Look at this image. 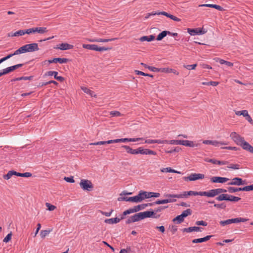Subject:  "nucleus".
I'll return each instance as SVG.
<instances>
[{"instance_id": "58", "label": "nucleus", "mask_w": 253, "mask_h": 253, "mask_svg": "<svg viewBox=\"0 0 253 253\" xmlns=\"http://www.w3.org/2000/svg\"><path fill=\"white\" fill-rule=\"evenodd\" d=\"M221 149H227V150H234V151H237L239 149V148H237L236 147H231V146L222 147H221Z\"/></svg>"}, {"instance_id": "23", "label": "nucleus", "mask_w": 253, "mask_h": 253, "mask_svg": "<svg viewBox=\"0 0 253 253\" xmlns=\"http://www.w3.org/2000/svg\"><path fill=\"white\" fill-rule=\"evenodd\" d=\"M81 88L83 91L87 94L89 95L91 97H96V95L94 94L93 91L90 90L89 88L85 86H82Z\"/></svg>"}, {"instance_id": "52", "label": "nucleus", "mask_w": 253, "mask_h": 253, "mask_svg": "<svg viewBox=\"0 0 253 253\" xmlns=\"http://www.w3.org/2000/svg\"><path fill=\"white\" fill-rule=\"evenodd\" d=\"M233 239H225L222 242H217L216 244L219 246H223L224 243H228L231 242Z\"/></svg>"}, {"instance_id": "37", "label": "nucleus", "mask_w": 253, "mask_h": 253, "mask_svg": "<svg viewBox=\"0 0 253 253\" xmlns=\"http://www.w3.org/2000/svg\"><path fill=\"white\" fill-rule=\"evenodd\" d=\"M15 175V171L14 170H10L6 174L3 175V178L5 179H9L11 178V177L13 175Z\"/></svg>"}, {"instance_id": "47", "label": "nucleus", "mask_w": 253, "mask_h": 253, "mask_svg": "<svg viewBox=\"0 0 253 253\" xmlns=\"http://www.w3.org/2000/svg\"><path fill=\"white\" fill-rule=\"evenodd\" d=\"M214 207L217 209H225L226 207V206L224 203L214 204Z\"/></svg>"}, {"instance_id": "33", "label": "nucleus", "mask_w": 253, "mask_h": 253, "mask_svg": "<svg viewBox=\"0 0 253 253\" xmlns=\"http://www.w3.org/2000/svg\"><path fill=\"white\" fill-rule=\"evenodd\" d=\"M242 191V187H228V191L229 193H233L236 192Z\"/></svg>"}, {"instance_id": "22", "label": "nucleus", "mask_w": 253, "mask_h": 253, "mask_svg": "<svg viewBox=\"0 0 253 253\" xmlns=\"http://www.w3.org/2000/svg\"><path fill=\"white\" fill-rule=\"evenodd\" d=\"M160 70H161V72L163 73H172L176 75H178V72L175 70V69L169 68H160Z\"/></svg>"}, {"instance_id": "29", "label": "nucleus", "mask_w": 253, "mask_h": 253, "mask_svg": "<svg viewBox=\"0 0 253 253\" xmlns=\"http://www.w3.org/2000/svg\"><path fill=\"white\" fill-rule=\"evenodd\" d=\"M35 32H38L40 34H44L48 31L47 28L46 27H35Z\"/></svg>"}, {"instance_id": "26", "label": "nucleus", "mask_w": 253, "mask_h": 253, "mask_svg": "<svg viewBox=\"0 0 253 253\" xmlns=\"http://www.w3.org/2000/svg\"><path fill=\"white\" fill-rule=\"evenodd\" d=\"M241 200V198L238 197H236L231 195L227 194L226 201L236 202Z\"/></svg>"}, {"instance_id": "35", "label": "nucleus", "mask_w": 253, "mask_h": 253, "mask_svg": "<svg viewBox=\"0 0 253 253\" xmlns=\"http://www.w3.org/2000/svg\"><path fill=\"white\" fill-rule=\"evenodd\" d=\"M15 175L20 177H29L32 176V173L30 172L19 173L15 171Z\"/></svg>"}, {"instance_id": "18", "label": "nucleus", "mask_w": 253, "mask_h": 253, "mask_svg": "<svg viewBox=\"0 0 253 253\" xmlns=\"http://www.w3.org/2000/svg\"><path fill=\"white\" fill-rule=\"evenodd\" d=\"M143 138L139 137L135 138H120L118 139V142H136L140 140H143Z\"/></svg>"}, {"instance_id": "46", "label": "nucleus", "mask_w": 253, "mask_h": 253, "mask_svg": "<svg viewBox=\"0 0 253 253\" xmlns=\"http://www.w3.org/2000/svg\"><path fill=\"white\" fill-rule=\"evenodd\" d=\"M176 201V200L175 199H164V200H161V204H165L169 203H172V202H175Z\"/></svg>"}, {"instance_id": "44", "label": "nucleus", "mask_w": 253, "mask_h": 253, "mask_svg": "<svg viewBox=\"0 0 253 253\" xmlns=\"http://www.w3.org/2000/svg\"><path fill=\"white\" fill-rule=\"evenodd\" d=\"M25 53L23 46L20 47L17 50H15L13 53L14 55H18L21 53Z\"/></svg>"}, {"instance_id": "19", "label": "nucleus", "mask_w": 253, "mask_h": 253, "mask_svg": "<svg viewBox=\"0 0 253 253\" xmlns=\"http://www.w3.org/2000/svg\"><path fill=\"white\" fill-rule=\"evenodd\" d=\"M201 229L202 228L197 226L190 227L188 228H185L182 229L183 232L189 233L193 231H201Z\"/></svg>"}, {"instance_id": "3", "label": "nucleus", "mask_w": 253, "mask_h": 253, "mask_svg": "<svg viewBox=\"0 0 253 253\" xmlns=\"http://www.w3.org/2000/svg\"><path fill=\"white\" fill-rule=\"evenodd\" d=\"M83 47L85 49L98 51H106L111 49V47H99L96 44H83Z\"/></svg>"}, {"instance_id": "14", "label": "nucleus", "mask_w": 253, "mask_h": 253, "mask_svg": "<svg viewBox=\"0 0 253 253\" xmlns=\"http://www.w3.org/2000/svg\"><path fill=\"white\" fill-rule=\"evenodd\" d=\"M139 153L143 155H156L157 153L149 149H144L143 147H139Z\"/></svg>"}, {"instance_id": "20", "label": "nucleus", "mask_w": 253, "mask_h": 253, "mask_svg": "<svg viewBox=\"0 0 253 253\" xmlns=\"http://www.w3.org/2000/svg\"><path fill=\"white\" fill-rule=\"evenodd\" d=\"M242 184V178L239 177H235L232 179V181L228 183V184L229 185H241Z\"/></svg>"}, {"instance_id": "45", "label": "nucleus", "mask_w": 253, "mask_h": 253, "mask_svg": "<svg viewBox=\"0 0 253 253\" xmlns=\"http://www.w3.org/2000/svg\"><path fill=\"white\" fill-rule=\"evenodd\" d=\"M169 144L172 145H180L181 144V140H168V143Z\"/></svg>"}, {"instance_id": "56", "label": "nucleus", "mask_w": 253, "mask_h": 253, "mask_svg": "<svg viewBox=\"0 0 253 253\" xmlns=\"http://www.w3.org/2000/svg\"><path fill=\"white\" fill-rule=\"evenodd\" d=\"M215 190H216V193L217 195H218L219 194L225 193L227 192V190L223 188H217L215 189Z\"/></svg>"}, {"instance_id": "9", "label": "nucleus", "mask_w": 253, "mask_h": 253, "mask_svg": "<svg viewBox=\"0 0 253 253\" xmlns=\"http://www.w3.org/2000/svg\"><path fill=\"white\" fill-rule=\"evenodd\" d=\"M203 143L207 145H212L215 147H218L221 145H227L225 142L218 141L217 140H205L203 141Z\"/></svg>"}, {"instance_id": "59", "label": "nucleus", "mask_w": 253, "mask_h": 253, "mask_svg": "<svg viewBox=\"0 0 253 253\" xmlns=\"http://www.w3.org/2000/svg\"><path fill=\"white\" fill-rule=\"evenodd\" d=\"M204 161L208 163H211L213 164H216V160L214 159H210L209 158H206L204 159Z\"/></svg>"}, {"instance_id": "57", "label": "nucleus", "mask_w": 253, "mask_h": 253, "mask_svg": "<svg viewBox=\"0 0 253 253\" xmlns=\"http://www.w3.org/2000/svg\"><path fill=\"white\" fill-rule=\"evenodd\" d=\"M228 168L233 169H238L240 168V165L238 164H231Z\"/></svg>"}, {"instance_id": "25", "label": "nucleus", "mask_w": 253, "mask_h": 253, "mask_svg": "<svg viewBox=\"0 0 253 253\" xmlns=\"http://www.w3.org/2000/svg\"><path fill=\"white\" fill-rule=\"evenodd\" d=\"M231 224L232 223H239V222H244L248 220V219L247 218H244L242 217H238L235 218H231L230 219Z\"/></svg>"}, {"instance_id": "15", "label": "nucleus", "mask_w": 253, "mask_h": 253, "mask_svg": "<svg viewBox=\"0 0 253 253\" xmlns=\"http://www.w3.org/2000/svg\"><path fill=\"white\" fill-rule=\"evenodd\" d=\"M216 190L211 189L208 191H202V196H207L208 197H214L216 196Z\"/></svg>"}, {"instance_id": "11", "label": "nucleus", "mask_w": 253, "mask_h": 253, "mask_svg": "<svg viewBox=\"0 0 253 253\" xmlns=\"http://www.w3.org/2000/svg\"><path fill=\"white\" fill-rule=\"evenodd\" d=\"M211 181L212 183H223L229 180L226 177H222L219 176H213L211 178Z\"/></svg>"}, {"instance_id": "5", "label": "nucleus", "mask_w": 253, "mask_h": 253, "mask_svg": "<svg viewBox=\"0 0 253 253\" xmlns=\"http://www.w3.org/2000/svg\"><path fill=\"white\" fill-rule=\"evenodd\" d=\"M23 46L25 53L34 52L39 50L38 44L36 43L27 44Z\"/></svg>"}, {"instance_id": "10", "label": "nucleus", "mask_w": 253, "mask_h": 253, "mask_svg": "<svg viewBox=\"0 0 253 253\" xmlns=\"http://www.w3.org/2000/svg\"><path fill=\"white\" fill-rule=\"evenodd\" d=\"M70 60L68 58H55L51 60H45L44 62H48V63H59L60 64L66 63L68 62Z\"/></svg>"}, {"instance_id": "17", "label": "nucleus", "mask_w": 253, "mask_h": 253, "mask_svg": "<svg viewBox=\"0 0 253 253\" xmlns=\"http://www.w3.org/2000/svg\"><path fill=\"white\" fill-rule=\"evenodd\" d=\"M74 46L72 44H70L68 43H62L59 44V46L57 47H54L55 48H59L60 50H64L67 49H72Z\"/></svg>"}, {"instance_id": "12", "label": "nucleus", "mask_w": 253, "mask_h": 253, "mask_svg": "<svg viewBox=\"0 0 253 253\" xmlns=\"http://www.w3.org/2000/svg\"><path fill=\"white\" fill-rule=\"evenodd\" d=\"M187 191H184L182 194H166L164 195V196L167 198H187L188 195H187Z\"/></svg>"}, {"instance_id": "39", "label": "nucleus", "mask_w": 253, "mask_h": 253, "mask_svg": "<svg viewBox=\"0 0 253 253\" xmlns=\"http://www.w3.org/2000/svg\"><path fill=\"white\" fill-rule=\"evenodd\" d=\"M192 214V210L190 209H187L186 210L184 211L181 214V215L184 218L188 215H190Z\"/></svg>"}, {"instance_id": "6", "label": "nucleus", "mask_w": 253, "mask_h": 253, "mask_svg": "<svg viewBox=\"0 0 253 253\" xmlns=\"http://www.w3.org/2000/svg\"><path fill=\"white\" fill-rule=\"evenodd\" d=\"M81 187L84 190L91 191L93 188V185L90 181L86 179H82L80 183Z\"/></svg>"}, {"instance_id": "27", "label": "nucleus", "mask_w": 253, "mask_h": 253, "mask_svg": "<svg viewBox=\"0 0 253 253\" xmlns=\"http://www.w3.org/2000/svg\"><path fill=\"white\" fill-rule=\"evenodd\" d=\"M168 34H170L169 33V31H163L161 33H160L157 36L156 40L157 41H161Z\"/></svg>"}, {"instance_id": "7", "label": "nucleus", "mask_w": 253, "mask_h": 253, "mask_svg": "<svg viewBox=\"0 0 253 253\" xmlns=\"http://www.w3.org/2000/svg\"><path fill=\"white\" fill-rule=\"evenodd\" d=\"M140 197H139L138 195L133 197H119L118 198V201H127V202H131L134 203H139L142 202L140 198Z\"/></svg>"}, {"instance_id": "13", "label": "nucleus", "mask_w": 253, "mask_h": 253, "mask_svg": "<svg viewBox=\"0 0 253 253\" xmlns=\"http://www.w3.org/2000/svg\"><path fill=\"white\" fill-rule=\"evenodd\" d=\"M121 148H123L126 150V151L127 153L132 154V155H137L139 154V147L136 149H133L130 148L129 146L127 145H122Z\"/></svg>"}, {"instance_id": "61", "label": "nucleus", "mask_w": 253, "mask_h": 253, "mask_svg": "<svg viewBox=\"0 0 253 253\" xmlns=\"http://www.w3.org/2000/svg\"><path fill=\"white\" fill-rule=\"evenodd\" d=\"M64 179L68 182H70V183H74L75 182V180L74 179V177L73 176H70V177H65L64 178Z\"/></svg>"}, {"instance_id": "54", "label": "nucleus", "mask_w": 253, "mask_h": 253, "mask_svg": "<svg viewBox=\"0 0 253 253\" xmlns=\"http://www.w3.org/2000/svg\"><path fill=\"white\" fill-rule=\"evenodd\" d=\"M12 233H8L6 236L4 238L3 241L5 243L8 242L11 239Z\"/></svg>"}, {"instance_id": "34", "label": "nucleus", "mask_w": 253, "mask_h": 253, "mask_svg": "<svg viewBox=\"0 0 253 253\" xmlns=\"http://www.w3.org/2000/svg\"><path fill=\"white\" fill-rule=\"evenodd\" d=\"M217 61H218L219 62V63L221 64H225L226 66H229V67H231V66H233V63L227 61H225L223 59L218 58V60H217Z\"/></svg>"}, {"instance_id": "64", "label": "nucleus", "mask_w": 253, "mask_h": 253, "mask_svg": "<svg viewBox=\"0 0 253 253\" xmlns=\"http://www.w3.org/2000/svg\"><path fill=\"white\" fill-rule=\"evenodd\" d=\"M161 171L163 172H171L172 171V169L170 167H168L166 168H163L161 169Z\"/></svg>"}, {"instance_id": "2", "label": "nucleus", "mask_w": 253, "mask_h": 253, "mask_svg": "<svg viewBox=\"0 0 253 253\" xmlns=\"http://www.w3.org/2000/svg\"><path fill=\"white\" fill-rule=\"evenodd\" d=\"M154 214V211H146L134 214L129 216L126 221V224L139 221L145 218L152 217Z\"/></svg>"}, {"instance_id": "36", "label": "nucleus", "mask_w": 253, "mask_h": 253, "mask_svg": "<svg viewBox=\"0 0 253 253\" xmlns=\"http://www.w3.org/2000/svg\"><path fill=\"white\" fill-rule=\"evenodd\" d=\"M24 35V30H19L14 33H9L8 34V36H23Z\"/></svg>"}, {"instance_id": "53", "label": "nucleus", "mask_w": 253, "mask_h": 253, "mask_svg": "<svg viewBox=\"0 0 253 253\" xmlns=\"http://www.w3.org/2000/svg\"><path fill=\"white\" fill-rule=\"evenodd\" d=\"M197 66V64H194L192 65H184V67L186 68L187 69L190 70L192 69H194L196 66Z\"/></svg>"}, {"instance_id": "62", "label": "nucleus", "mask_w": 253, "mask_h": 253, "mask_svg": "<svg viewBox=\"0 0 253 253\" xmlns=\"http://www.w3.org/2000/svg\"><path fill=\"white\" fill-rule=\"evenodd\" d=\"M10 73V71L8 69V68H6L5 69H4L2 70V71L0 72V77H1L2 75H6L7 74H8Z\"/></svg>"}, {"instance_id": "41", "label": "nucleus", "mask_w": 253, "mask_h": 253, "mask_svg": "<svg viewBox=\"0 0 253 253\" xmlns=\"http://www.w3.org/2000/svg\"><path fill=\"white\" fill-rule=\"evenodd\" d=\"M50 230H42L40 232V235L42 239L44 238L47 235H48L50 232Z\"/></svg>"}, {"instance_id": "48", "label": "nucleus", "mask_w": 253, "mask_h": 253, "mask_svg": "<svg viewBox=\"0 0 253 253\" xmlns=\"http://www.w3.org/2000/svg\"><path fill=\"white\" fill-rule=\"evenodd\" d=\"M111 117H120L121 116V113L117 111H112L110 112Z\"/></svg>"}, {"instance_id": "49", "label": "nucleus", "mask_w": 253, "mask_h": 253, "mask_svg": "<svg viewBox=\"0 0 253 253\" xmlns=\"http://www.w3.org/2000/svg\"><path fill=\"white\" fill-rule=\"evenodd\" d=\"M51 83H53V84H55L56 85L57 84V83L56 81H55L54 80H50L48 82L42 83L41 84H39V85L38 86H42L43 85H47L48 84H50Z\"/></svg>"}, {"instance_id": "32", "label": "nucleus", "mask_w": 253, "mask_h": 253, "mask_svg": "<svg viewBox=\"0 0 253 253\" xmlns=\"http://www.w3.org/2000/svg\"><path fill=\"white\" fill-rule=\"evenodd\" d=\"M165 15L166 16V17H168L169 13H168V12H165V11H162V12H155V13H154V12H152L151 13H148V15L146 16L145 17L146 18H149V17L150 16V15Z\"/></svg>"}, {"instance_id": "24", "label": "nucleus", "mask_w": 253, "mask_h": 253, "mask_svg": "<svg viewBox=\"0 0 253 253\" xmlns=\"http://www.w3.org/2000/svg\"><path fill=\"white\" fill-rule=\"evenodd\" d=\"M155 39V37L154 35H150L149 36H144L142 37H141L139 39L140 41L141 42H144V41H147V42H151L153 40H154Z\"/></svg>"}, {"instance_id": "16", "label": "nucleus", "mask_w": 253, "mask_h": 253, "mask_svg": "<svg viewBox=\"0 0 253 253\" xmlns=\"http://www.w3.org/2000/svg\"><path fill=\"white\" fill-rule=\"evenodd\" d=\"M212 237V235H207L204 238L193 239L192 240V242L193 243H201L207 242Z\"/></svg>"}, {"instance_id": "63", "label": "nucleus", "mask_w": 253, "mask_h": 253, "mask_svg": "<svg viewBox=\"0 0 253 253\" xmlns=\"http://www.w3.org/2000/svg\"><path fill=\"white\" fill-rule=\"evenodd\" d=\"M196 224L197 225H202L204 226H206L208 225V223L205 221L200 220L196 221Z\"/></svg>"}, {"instance_id": "31", "label": "nucleus", "mask_w": 253, "mask_h": 253, "mask_svg": "<svg viewBox=\"0 0 253 253\" xmlns=\"http://www.w3.org/2000/svg\"><path fill=\"white\" fill-rule=\"evenodd\" d=\"M184 218H183V217L180 214V215H177L175 218H174L172 219V221L177 224H179L184 221Z\"/></svg>"}, {"instance_id": "43", "label": "nucleus", "mask_w": 253, "mask_h": 253, "mask_svg": "<svg viewBox=\"0 0 253 253\" xmlns=\"http://www.w3.org/2000/svg\"><path fill=\"white\" fill-rule=\"evenodd\" d=\"M138 195L139 197H140V200L142 201L143 200L146 199V191L141 190L139 192Z\"/></svg>"}, {"instance_id": "50", "label": "nucleus", "mask_w": 253, "mask_h": 253, "mask_svg": "<svg viewBox=\"0 0 253 253\" xmlns=\"http://www.w3.org/2000/svg\"><path fill=\"white\" fill-rule=\"evenodd\" d=\"M242 191H250L253 190V184L251 185L246 186L244 187H242Z\"/></svg>"}, {"instance_id": "21", "label": "nucleus", "mask_w": 253, "mask_h": 253, "mask_svg": "<svg viewBox=\"0 0 253 253\" xmlns=\"http://www.w3.org/2000/svg\"><path fill=\"white\" fill-rule=\"evenodd\" d=\"M180 145L185 146H188V147H194L198 146V144H195L194 143V142L192 141L184 140H181V144Z\"/></svg>"}, {"instance_id": "38", "label": "nucleus", "mask_w": 253, "mask_h": 253, "mask_svg": "<svg viewBox=\"0 0 253 253\" xmlns=\"http://www.w3.org/2000/svg\"><path fill=\"white\" fill-rule=\"evenodd\" d=\"M227 194H221L218 196L216 197L215 200L219 201H226Z\"/></svg>"}, {"instance_id": "1", "label": "nucleus", "mask_w": 253, "mask_h": 253, "mask_svg": "<svg viewBox=\"0 0 253 253\" xmlns=\"http://www.w3.org/2000/svg\"><path fill=\"white\" fill-rule=\"evenodd\" d=\"M230 136L238 145L241 146L243 149L253 154V147L246 142L244 137L241 136L236 132H231Z\"/></svg>"}, {"instance_id": "30", "label": "nucleus", "mask_w": 253, "mask_h": 253, "mask_svg": "<svg viewBox=\"0 0 253 253\" xmlns=\"http://www.w3.org/2000/svg\"><path fill=\"white\" fill-rule=\"evenodd\" d=\"M168 207V206H161V207H159L158 208L155 209V210L153 211L154 212V214L152 216H153V217L156 218H159L160 216V215L155 216L154 215L155 214V213L157 212H161L162 211H163V210H165V209L167 208Z\"/></svg>"}, {"instance_id": "8", "label": "nucleus", "mask_w": 253, "mask_h": 253, "mask_svg": "<svg viewBox=\"0 0 253 253\" xmlns=\"http://www.w3.org/2000/svg\"><path fill=\"white\" fill-rule=\"evenodd\" d=\"M187 32L190 35L194 36L204 34L207 32V31L203 28H197L195 29L188 28Z\"/></svg>"}, {"instance_id": "42", "label": "nucleus", "mask_w": 253, "mask_h": 253, "mask_svg": "<svg viewBox=\"0 0 253 253\" xmlns=\"http://www.w3.org/2000/svg\"><path fill=\"white\" fill-rule=\"evenodd\" d=\"M202 84L203 85H211L213 86H216L219 84V83L218 82H213V81H211L209 82H203L202 83Z\"/></svg>"}, {"instance_id": "60", "label": "nucleus", "mask_w": 253, "mask_h": 253, "mask_svg": "<svg viewBox=\"0 0 253 253\" xmlns=\"http://www.w3.org/2000/svg\"><path fill=\"white\" fill-rule=\"evenodd\" d=\"M45 205L48 208V210L50 211H52L56 209V207L55 206L52 205L49 203H46Z\"/></svg>"}, {"instance_id": "40", "label": "nucleus", "mask_w": 253, "mask_h": 253, "mask_svg": "<svg viewBox=\"0 0 253 253\" xmlns=\"http://www.w3.org/2000/svg\"><path fill=\"white\" fill-rule=\"evenodd\" d=\"M187 195L188 196H202V191L197 192L194 191H187Z\"/></svg>"}, {"instance_id": "28", "label": "nucleus", "mask_w": 253, "mask_h": 253, "mask_svg": "<svg viewBox=\"0 0 253 253\" xmlns=\"http://www.w3.org/2000/svg\"><path fill=\"white\" fill-rule=\"evenodd\" d=\"M121 219L115 217L113 218L106 219L105 220V222L108 224H115L119 222Z\"/></svg>"}, {"instance_id": "51", "label": "nucleus", "mask_w": 253, "mask_h": 253, "mask_svg": "<svg viewBox=\"0 0 253 253\" xmlns=\"http://www.w3.org/2000/svg\"><path fill=\"white\" fill-rule=\"evenodd\" d=\"M219 224L220 225L222 226H225V225L230 224L231 222L230 219H227L226 220H222L219 222Z\"/></svg>"}, {"instance_id": "55", "label": "nucleus", "mask_w": 253, "mask_h": 253, "mask_svg": "<svg viewBox=\"0 0 253 253\" xmlns=\"http://www.w3.org/2000/svg\"><path fill=\"white\" fill-rule=\"evenodd\" d=\"M24 35L25 34H30L32 33H35V28H30V29H27V30H24Z\"/></svg>"}, {"instance_id": "4", "label": "nucleus", "mask_w": 253, "mask_h": 253, "mask_svg": "<svg viewBox=\"0 0 253 253\" xmlns=\"http://www.w3.org/2000/svg\"><path fill=\"white\" fill-rule=\"evenodd\" d=\"M205 178V175L203 173H191L188 176L184 177V180L195 181L199 179H202Z\"/></svg>"}]
</instances>
